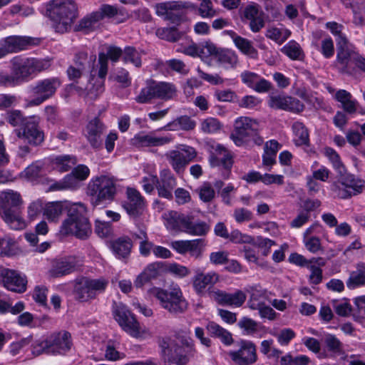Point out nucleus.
Wrapping results in <instances>:
<instances>
[{
  "mask_svg": "<svg viewBox=\"0 0 365 365\" xmlns=\"http://www.w3.org/2000/svg\"><path fill=\"white\" fill-rule=\"evenodd\" d=\"M86 207L81 202L68 207L67 217L63 221L60 233L63 236L73 235L80 240L88 239L92 233L91 225L86 216Z\"/></svg>",
  "mask_w": 365,
  "mask_h": 365,
  "instance_id": "1",
  "label": "nucleus"
},
{
  "mask_svg": "<svg viewBox=\"0 0 365 365\" xmlns=\"http://www.w3.org/2000/svg\"><path fill=\"white\" fill-rule=\"evenodd\" d=\"M76 13L73 0H52L46 6L47 16L53 21L56 31L61 34L71 29Z\"/></svg>",
  "mask_w": 365,
  "mask_h": 365,
  "instance_id": "2",
  "label": "nucleus"
},
{
  "mask_svg": "<svg viewBox=\"0 0 365 365\" xmlns=\"http://www.w3.org/2000/svg\"><path fill=\"white\" fill-rule=\"evenodd\" d=\"M116 183L117 180L108 175L93 178L86 189L92 205L98 206L113 200L117 192Z\"/></svg>",
  "mask_w": 365,
  "mask_h": 365,
  "instance_id": "3",
  "label": "nucleus"
},
{
  "mask_svg": "<svg viewBox=\"0 0 365 365\" xmlns=\"http://www.w3.org/2000/svg\"><path fill=\"white\" fill-rule=\"evenodd\" d=\"M150 293L159 301L161 307L172 314H182L187 309L188 304L177 284L171 285L167 289L154 287Z\"/></svg>",
  "mask_w": 365,
  "mask_h": 365,
  "instance_id": "4",
  "label": "nucleus"
},
{
  "mask_svg": "<svg viewBox=\"0 0 365 365\" xmlns=\"http://www.w3.org/2000/svg\"><path fill=\"white\" fill-rule=\"evenodd\" d=\"M12 74L16 85L28 81L33 74H36L51 66L48 58L15 57L11 61Z\"/></svg>",
  "mask_w": 365,
  "mask_h": 365,
  "instance_id": "5",
  "label": "nucleus"
},
{
  "mask_svg": "<svg viewBox=\"0 0 365 365\" xmlns=\"http://www.w3.org/2000/svg\"><path fill=\"white\" fill-rule=\"evenodd\" d=\"M258 123L249 117H240L235 121V129L230 138L237 146L243 145L252 141L260 145L263 139L258 134Z\"/></svg>",
  "mask_w": 365,
  "mask_h": 365,
  "instance_id": "6",
  "label": "nucleus"
},
{
  "mask_svg": "<svg viewBox=\"0 0 365 365\" xmlns=\"http://www.w3.org/2000/svg\"><path fill=\"white\" fill-rule=\"evenodd\" d=\"M108 284L104 278L90 279L83 277L75 282L73 294L76 299L85 302L95 299L103 292Z\"/></svg>",
  "mask_w": 365,
  "mask_h": 365,
  "instance_id": "7",
  "label": "nucleus"
},
{
  "mask_svg": "<svg viewBox=\"0 0 365 365\" xmlns=\"http://www.w3.org/2000/svg\"><path fill=\"white\" fill-rule=\"evenodd\" d=\"M156 14L173 23L180 21L187 10H193L195 6L189 1H172L157 4Z\"/></svg>",
  "mask_w": 365,
  "mask_h": 365,
  "instance_id": "8",
  "label": "nucleus"
},
{
  "mask_svg": "<svg viewBox=\"0 0 365 365\" xmlns=\"http://www.w3.org/2000/svg\"><path fill=\"white\" fill-rule=\"evenodd\" d=\"M40 118L37 116L27 117L25 125L15 130L19 140L32 146H38L44 140V133L39 126Z\"/></svg>",
  "mask_w": 365,
  "mask_h": 365,
  "instance_id": "9",
  "label": "nucleus"
},
{
  "mask_svg": "<svg viewBox=\"0 0 365 365\" xmlns=\"http://www.w3.org/2000/svg\"><path fill=\"white\" fill-rule=\"evenodd\" d=\"M113 314L115 321L123 331L133 337L140 336V327L135 316L122 303H114Z\"/></svg>",
  "mask_w": 365,
  "mask_h": 365,
  "instance_id": "10",
  "label": "nucleus"
},
{
  "mask_svg": "<svg viewBox=\"0 0 365 365\" xmlns=\"http://www.w3.org/2000/svg\"><path fill=\"white\" fill-rule=\"evenodd\" d=\"M61 83L58 78H50L40 80L32 86L31 92L35 98L31 100L29 106H38L46 100L52 97Z\"/></svg>",
  "mask_w": 365,
  "mask_h": 365,
  "instance_id": "11",
  "label": "nucleus"
},
{
  "mask_svg": "<svg viewBox=\"0 0 365 365\" xmlns=\"http://www.w3.org/2000/svg\"><path fill=\"white\" fill-rule=\"evenodd\" d=\"M165 155L175 172L182 174L186 166L197 156V152L193 148L184 145L167 152Z\"/></svg>",
  "mask_w": 365,
  "mask_h": 365,
  "instance_id": "12",
  "label": "nucleus"
},
{
  "mask_svg": "<svg viewBox=\"0 0 365 365\" xmlns=\"http://www.w3.org/2000/svg\"><path fill=\"white\" fill-rule=\"evenodd\" d=\"M210 152L209 162L212 167H222L224 169L223 175L227 178L232 165V156L228 150L218 143L208 145Z\"/></svg>",
  "mask_w": 365,
  "mask_h": 365,
  "instance_id": "13",
  "label": "nucleus"
},
{
  "mask_svg": "<svg viewBox=\"0 0 365 365\" xmlns=\"http://www.w3.org/2000/svg\"><path fill=\"white\" fill-rule=\"evenodd\" d=\"M220 274L215 271L205 272L202 269H197L191 279L192 288L197 294H205L207 289L213 287L220 282Z\"/></svg>",
  "mask_w": 365,
  "mask_h": 365,
  "instance_id": "14",
  "label": "nucleus"
},
{
  "mask_svg": "<svg viewBox=\"0 0 365 365\" xmlns=\"http://www.w3.org/2000/svg\"><path fill=\"white\" fill-rule=\"evenodd\" d=\"M337 45V54L336 62L340 65V71L341 73H348L349 63L354 62L358 56L356 52L348 42L345 36H340L339 39H336Z\"/></svg>",
  "mask_w": 365,
  "mask_h": 365,
  "instance_id": "15",
  "label": "nucleus"
},
{
  "mask_svg": "<svg viewBox=\"0 0 365 365\" xmlns=\"http://www.w3.org/2000/svg\"><path fill=\"white\" fill-rule=\"evenodd\" d=\"M364 188V182L352 175H348L342 178L339 185L334 184L332 190L337 192L341 198H346L351 195L361 193Z\"/></svg>",
  "mask_w": 365,
  "mask_h": 365,
  "instance_id": "16",
  "label": "nucleus"
},
{
  "mask_svg": "<svg viewBox=\"0 0 365 365\" xmlns=\"http://www.w3.org/2000/svg\"><path fill=\"white\" fill-rule=\"evenodd\" d=\"M51 355H65L73 346L71 334L67 331L54 332L48 336Z\"/></svg>",
  "mask_w": 365,
  "mask_h": 365,
  "instance_id": "17",
  "label": "nucleus"
},
{
  "mask_svg": "<svg viewBox=\"0 0 365 365\" xmlns=\"http://www.w3.org/2000/svg\"><path fill=\"white\" fill-rule=\"evenodd\" d=\"M228 354L237 365H249L257 361L256 346L250 341H242L240 349L230 351Z\"/></svg>",
  "mask_w": 365,
  "mask_h": 365,
  "instance_id": "18",
  "label": "nucleus"
},
{
  "mask_svg": "<svg viewBox=\"0 0 365 365\" xmlns=\"http://www.w3.org/2000/svg\"><path fill=\"white\" fill-rule=\"evenodd\" d=\"M210 294L212 299L221 306L240 307L247 299L246 294L242 290H236L230 293L216 289L212 291Z\"/></svg>",
  "mask_w": 365,
  "mask_h": 365,
  "instance_id": "19",
  "label": "nucleus"
},
{
  "mask_svg": "<svg viewBox=\"0 0 365 365\" xmlns=\"http://www.w3.org/2000/svg\"><path fill=\"white\" fill-rule=\"evenodd\" d=\"M3 285L8 290L23 293L26 289L27 280L24 275L9 269H4L1 272Z\"/></svg>",
  "mask_w": 365,
  "mask_h": 365,
  "instance_id": "20",
  "label": "nucleus"
},
{
  "mask_svg": "<svg viewBox=\"0 0 365 365\" xmlns=\"http://www.w3.org/2000/svg\"><path fill=\"white\" fill-rule=\"evenodd\" d=\"M268 104L272 108L294 113H300L304 108V104L299 99L281 94L271 96Z\"/></svg>",
  "mask_w": 365,
  "mask_h": 365,
  "instance_id": "21",
  "label": "nucleus"
},
{
  "mask_svg": "<svg viewBox=\"0 0 365 365\" xmlns=\"http://www.w3.org/2000/svg\"><path fill=\"white\" fill-rule=\"evenodd\" d=\"M127 200L123 204V208L133 218H136L143 212L145 207V200L139 191L128 187L126 191Z\"/></svg>",
  "mask_w": 365,
  "mask_h": 365,
  "instance_id": "22",
  "label": "nucleus"
},
{
  "mask_svg": "<svg viewBox=\"0 0 365 365\" xmlns=\"http://www.w3.org/2000/svg\"><path fill=\"white\" fill-rule=\"evenodd\" d=\"M177 185L176 179L172 172L168 169H163L160 172L158 178L157 190L159 197L168 200L173 197V190Z\"/></svg>",
  "mask_w": 365,
  "mask_h": 365,
  "instance_id": "23",
  "label": "nucleus"
},
{
  "mask_svg": "<svg viewBox=\"0 0 365 365\" xmlns=\"http://www.w3.org/2000/svg\"><path fill=\"white\" fill-rule=\"evenodd\" d=\"M166 228L174 233L185 232L189 216L187 214L180 213L177 211L170 210L163 213Z\"/></svg>",
  "mask_w": 365,
  "mask_h": 365,
  "instance_id": "24",
  "label": "nucleus"
},
{
  "mask_svg": "<svg viewBox=\"0 0 365 365\" xmlns=\"http://www.w3.org/2000/svg\"><path fill=\"white\" fill-rule=\"evenodd\" d=\"M40 43L38 38L28 36H12L4 40V45L2 47L6 51V55L9 53H15L21 50L27 49L30 46L38 45Z\"/></svg>",
  "mask_w": 365,
  "mask_h": 365,
  "instance_id": "25",
  "label": "nucleus"
},
{
  "mask_svg": "<svg viewBox=\"0 0 365 365\" xmlns=\"http://www.w3.org/2000/svg\"><path fill=\"white\" fill-rule=\"evenodd\" d=\"M132 144L136 147H157L168 144L173 140L171 136H156L154 133H140L132 138Z\"/></svg>",
  "mask_w": 365,
  "mask_h": 365,
  "instance_id": "26",
  "label": "nucleus"
},
{
  "mask_svg": "<svg viewBox=\"0 0 365 365\" xmlns=\"http://www.w3.org/2000/svg\"><path fill=\"white\" fill-rule=\"evenodd\" d=\"M105 126L98 118H94L89 121L86 126V137L91 146L93 148H100L102 145V135Z\"/></svg>",
  "mask_w": 365,
  "mask_h": 365,
  "instance_id": "27",
  "label": "nucleus"
},
{
  "mask_svg": "<svg viewBox=\"0 0 365 365\" xmlns=\"http://www.w3.org/2000/svg\"><path fill=\"white\" fill-rule=\"evenodd\" d=\"M1 218L12 230H21L26 227L27 224L22 216L21 207L6 209L1 213Z\"/></svg>",
  "mask_w": 365,
  "mask_h": 365,
  "instance_id": "28",
  "label": "nucleus"
},
{
  "mask_svg": "<svg viewBox=\"0 0 365 365\" xmlns=\"http://www.w3.org/2000/svg\"><path fill=\"white\" fill-rule=\"evenodd\" d=\"M76 266V258L73 256L64 257L53 262L49 274L53 277H59L73 272Z\"/></svg>",
  "mask_w": 365,
  "mask_h": 365,
  "instance_id": "29",
  "label": "nucleus"
},
{
  "mask_svg": "<svg viewBox=\"0 0 365 365\" xmlns=\"http://www.w3.org/2000/svg\"><path fill=\"white\" fill-rule=\"evenodd\" d=\"M22 204V198L18 192L13 190L0 192V208L3 211L20 207Z\"/></svg>",
  "mask_w": 365,
  "mask_h": 365,
  "instance_id": "30",
  "label": "nucleus"
},
{
  "mask_svg": "<svg viewBox=\"0 0 365 365\" xmlns=\"http://www.w3.org/2000/svg\"><path fill=\"white\" fill-rule=\"evenodd\" d=\"M355 268L350 272L346 282L347 288L351 290L365 287V263L359 262L356 264Z\"/></svg>",
  "mask_w": 365,
  "mask_h": 365,
  "instance_id": "31",
  "label": "nucleus"
},
{
  "mask_svg": "<svg viewBox=\"0 0 365 365\" xmlns=\"http://www.w3.org/2000/svg\"><path fill=\"white\" fill-rule=\"evenodd\" d=\"M196 127V122L189 115H180L165 125L163 129L170 131H191Z\"/></svg>",
  "mask_w": 365,
  "mask_h": 365,
  "instance_id": "32",
  "label": "nucleus"
},
{
  "mask_svg": "<svg viewBox=\"0 0 365 365\" xmlns=\"http://www.w3.org/2000/svg\"><path fill=\"white\" fill-rule=\"evenodd\" d=\"M132 247V241L128 237H120L110 244L113 252L118 259L126 258L130 255Z\"/></svg>",
  "mask_w": 365,
  "mask_h": 365,
  "instance_id": "33",
  "label": "nucleus"
},
{
  "mask_svg": "<svg viewBox=\"0 0 365 365\" xmlns=\"http://www.w3.org/2000/svg\"><path fill=\"white\" fill-rule=\"evenodd\" d=\"M189 220H187L185 232L190 235L193 236H205L210 230L209 225L201 220H196L194 215H188Z\"/></svg>",
  "mask_w": 365,
  "mask_h": 365,
  "instance_id": "34",
  "label": "nucleus"
},
{
  "mask_svg": "<svg viewBox=\"0 0 365 365\" xmlns=\"http://www.w3.org/2000/svg\"><path fill=\"white\" fill-rule=\"evenodd\" d=\"M334 98L341 103L342 108L348 113H354L357 108V101L352 100L351 94L346 90L340 89L337 91Z\"/></svg>",
  "mask_w": 365,
  "mask_h": 365,
  "instance_id": "35",
  "label": "nucleus"
},
{
  "mask_svg": "<svg viewBox=\"0 0 365 365\" xmlns=\"http://www.w3.org/2000/svg\"><path fill=\"white\" fill-rule=\"evenodd\" d=\"M279 148L280 145L276 140H269L265 143L262 155V164L268 167V170H270V168L276 163V155Z\"/></svg>",
  "mask_w": 365,
  "mask_h": 365,
  "instance_id": "36",
  "label": "nucleus"
},
{
  "mask_svg": "<svg viewBox=\"0 0 365 365\" xmlns=\"http://www.w3.org/2000/svg\"><path fill=\"white\" fill-rule=\"evenodd\" d=\"M96 57L95 55L88 56L86 52L77 53L73 58V64L86 72H91L94 68Z\"/></svg>",
  "mask_w": 365,
  "mask_h": 365,
  "instance_id": "37",
  "label": "nucleus"
},
{
  "mask_svg": "<svg viewBox=\"0 0 365 365\" xmlns=\"http://www.w3.org/2000/svg\"><path fill=\"white\" fill-rule=\"evenodd\" d=\"M77 159L73 155H58L52 160V165L54 170L64 173L70 170L76 164Z\"/></svg>",
  "mask_w": 365,
  "mask_h": 365,
  "instance_id": "38",
  "label": "nucleus"
},
{
  "mask_svg": "<svg viewBox=\"0 0 365 365\" xmlns=\"http://www.w3.org/2000/svg\"><path fill=\"white\" fill-rule=\"evenodd\" d=\"M206 328L212 336L220 339L225 344L230 345L233 342L231 333L215 322H209Z\"/></svg>",
  "mask_w": 365,
  "mask_h": 365,
  "instance_id": "39",
  "label": "nucleus"
},
{
  "mask_svg": "<svg viewBox=\"0 0 365 365\" xmlns=\"http://www.w3.org/2000/svg\"><path fill=\"white\" fill-rule=\"evenodd\" d=\"M282 52L294 61H303L304 53L300 45L295 41H290L281 49Z\"/></svg>",
  "mask_w": 365,
  "mask_h": 365,
  "instance_id": "40",
  "label": "nucleus"
},
{
  "mask_svg": "<svg viewBox=\"0 0 365 365\" xmlns=\"http://www.w3.org/2000/svg\"><path fill=\"white\" fill-rule=\"evenodd\" d=\"M144 54L143 51H138L133 46H126L123 50V61L125 63H131L136 68L142 66L141 57Z\"/></svg>",
  "mask_w": 365,
  "mask_h": 365,
  "instance_id": "41",
  "label": "nucleus"
},
{
  "mask_svg": "<svg viewBox=\"0 0 365 365\" xmlns=\"http://www.w3.org/2000/svg\"><path fill=\"white\" fill-rule=\"evenodd\" d=\"M20 250L16 240L10 237H4L0 240V255L12 257L19 253Z\"/></svg>",
  "mask_w": 365,
  "mask_h": 365,
  "instance_id": "42",
  "label": "nucleus"
},
{
  "mask_svg": "<svg viewBox=\"0 0 365 365\" xmlns=\"http://www.w3.org/2000/svg\"><path fill=\"white\" fill-rule=\"evenodd\" d=\"M249 292L250 293V299L248 301L249 307L255 310L259 308L260 305L264 304V300L266 298L265 292L257 286L252 287Z\"/></svg>",
  "mask_w": 365,
  "mask_h": 365,
  "instance_id": "43",
  "label": "nucleus"
},
{
  "mask_svg": "<svg viewBox=\"0 0 365 365\" xmlns=\"http://www.w3.org/2000/svg\"><path fill=\"white\" fill-rule=\"evenodd\" d=\"M292 130L294 134V142L296 145H303L309 144V133L307 128L302 122H294L292 125Z\"/></svg>",
  "mask_w": 365,
  "mask_h": 365,
  "instance_id": "44",
  "label": "nucleus"
},
{
  "mask_svg": "<svg viewBox=\"0 0 365 365\" xmlns=\"http://www.w3.org/2000/svg\"><path fill=\"white\" fill-rule=\"evenodd\" d=\"M156 98L168 100L172 98L176 92L175 87L169 83L161 82L153 83Z\"/></svg>",
  "mask_w": 365,
  "mask_h": 365,
  "instance_id": "45",
  "label": "nucleus"
},
{
  "mask_svg": "<svg viewBox=\"0 0 365 365\" xmlns=\"http://www.w3.org/2000/svg\"><path fill=\"white\" fill-rule=\"evenodd\" d=\"M100 16V14H96V11L93 12L80 21L78 29L86 33L95 30L98 28V23L101 21Z\"/></svg>",
  "mask_w": 365,
  "mask_h": 365,
  "instance_id": "46",
  "label": "nucleus"
},
{
  "mask_svg": "<svg viewBox=\"0 0 365 365\" xmlns=\"http://www.w3.org/2000/svg\"><path fill=\"white\" fill-rule=\"evenodd\" d=\"M63 205L59 202H52L46 204L43 208V215L49 221H56L62 215Z\"/></svg>",
  "mask_w": 365,
  "mask_h": 365,
  "instance_id": "47",
  "label": "nucleus"
},
{
  "mask_svg": "<svg viewBox=\"0 0 365 365\" xmlns=\"http://www.w3.org/2000/svg\"><path fill=\"white\" fill-rule=\"evenodd\" d=\"M222 128L220 120L215 118L207 117L200 120V129L205 134L216 133Z\"/></svg>",
  "mask_w": 365,
  "mask_h": 365,
  "instance_id": "48",
  "label": "nucleus"
},
{
  "mask_svg": "<svg viewBox=\"0 0 365 365\" xmlns=\"http://www.w3.org/2000/svg\"><path fill=\"white\" fill-rule=\"evenodd\" d=\"M266 36L279 44L284 43L291 35V31L284 28L272 27L267 30Z\"/></svg>",
  "mask_w": 365,
  "mask_h": 365,
  "instance_id": "49",
  "label": "nucleus"
},
{
  "mask_svg": "<svg viewBox=\"0 0 365 365\" xmlns=\"http://www.w3.org/2000/svg\"><path fill=\"white\" fill-rule=\"evenodd\" d=\"M78 182L72 175H66L61 180L57 181L51 184L49 190L51 191L73 190L78 187Z\"/></svg>",
  "mask_w": 365,
  "mask_h": 365,
  "instance_id": "50",
  "label": "nucleus"
},
{
  "mask_svg": "<svg viewBox=\"0 0 365 365\" xmlns=\"http://www.w3.org/2000/svg\"><path fill=\"white\" fill-rule=\"evenodd\" d=\"M238 327L242 330L245 335H254L259 331V325L255 320L244 317L238 322Z\"/></svg>",
  "mask_w": 365,
  "mask_h": 365,
  "instance_id": "51",
  "label": "nucleus"
},
{
  "mask_svg": "<svg viewBox=\"0 0 365 365\" xmlns=\"http://www.w3.org/2000/svg\"><path fill=\"white\" fill-rule=\"evenodd\" d=\"M216 59L225 67H234L237 63V56L230 50L221 48Z\"/></svg>",
  "mask_w": 365,
  "mask_h": 365,
  "instance_id": "52",
  "label": "nucleus"
},
{
  "mask_svg": "<svg viewBox=\"0 0 365 365\" xmlns=\"http://www.w3.org/2000/svg\"><path fill=\"white\" fill-rule=\"evenodd\" d=\"M43 165L36 161L28 166L24 171L23 175L29 180H34L42 175Z\"/></svg>",
  "mask_w": 365,
  "mask_h": 365,
  "instance_id": "53",
  "label": "nucleus"
},
{
  "mask_svg": "<svg viewBox=\"0 0 365 365\" xmlns=\"http://www.w3.org/2000/svg\"><path fill=\"white\" fill-rule=\"evenodd\" d=\"M31 353L35 356L43 354H51L48 336L36 340L31 344Z\"/></svg>",
  "mask_w": 365,
  "mask_h": 365,
  "instance_id": "54",
  "label": "nucleus"
},
{
  "mask_svg": "<svg viewBox=\"0 0 365 365\" xmlns=\"http://www.w3.org/2000/svg\"><path fill=\"white\" fill-rule=\"evenodd\" d=\"M88 94L91 98H96L104 91V80L102 78H92L88 87Z\"/></svg>",
  "mask_w": 365,
  "mask_h": 365,
  "instance_id": "55",
  "label": "nucleus"
},
{
  "mask_svg": "<svg viewBox=\"0 0 365 365\" xmlns=\"http://www.w3.org/2000/svg\"><path fill=\"white\" fill-rule=\"evenodd\" d=\"M235 46L245 54L251 57H255L257 54V50L252 46L251 41L241 36L235 39Z\"/></svg>",
  "mask_w": 365,
  "mask_h": 365,
  "instance_id": "56",
  "label": "nucleus"
},
{
  "mask_svg": "<svg viewBox=\"0 0 365 365\" xmlns=\"http://www.w3.org/2000/svg\"><path fill=\"white\" fill-rule=\"evenodd\" d=\"M206 244L203 239H195L188 240L187 252H189L192 257L200 258Z\"/></svg>",
  "mask_w": 365,
  "mask_h": 365,
  "instance_id": "57",
  "label": "nucleus"
},
{
  "mask_svg": "<svg viewBox=\"0 0 365 365\" xmlns=\"http://www.w3.org/2000/svg\"><path fill=\"white\" fill-rule=\"evenodd\" d=\"M157 36L168 41H176L180 38V34L175 27L158 29Z\"/></svg>",
  "mask_w": 365,
  "mask_h": 365,
  "instance_id": "58",
  "label": "nucleus"
},
{
  "mask_svg": "<svg viewBox=\"0 0 365 365\" xmlns=\"http://www.w3.org/2000/svg\"><path fill=\"white\" fill-rule=\"evenodd\" d=\"M200 199L204 202H211L215 197V192L209 182H204L197 190Z\"/></svg>",
  "mask_w": 365,
  "mask_h": 365,
  "instance_id": "59",
  "label": "nucleus"
},
{
  "mask_svg": "<svg viewBox=\"0 0 365 365\" xmlns=\"http://www.w3.org/2000/svg\"><path fill=\"white\" fill-rule=\"evenodd\" d=\"M153 98H156L154 85H148L143 88L139 95L135 98V101L139 103H148Z\"/></svg>",
  "mask_w": 365,
  "mask_h": 365,
  "instance_id": "60",
  "label": "nucleus"
},
{
  "mask_svg": "<svg viewBox=\"0 0 365 365\" xmlns=\"http://www.w3.org/2000/svg\"><path fill=\"white\" fill-rule=\"evenodd\" d=\"M27 117H24L21 111L14 110L9 112L6 116V120L14 127L20 128L25 125Z\"/></svg>",
  "mask_w": 365,
  "mask_h": 365,
  "instance_id": "61",
  "label": "nucleus"
},
{
  "mask_svg": "<svg viewBox=\"0 0 365 365\" xmlns=\"http://www.w3.org/2000/svg\"><path fill=\"white\" fill-rule=\"evenodd\" d=\"M220 49L221 48H217L213 43L205 41L200 45L199 56L203 58L212 56H215L216 58Z\"/></svg>",
  "mask_w": 365,
  "mask_h": 365,
  "instance_id": "62",
  "label": "nucleus"
},
{
  "mask_svg": "<svg viewBox=\"0 0 365 365\" xmlns=\"http://www.w3.org/2000/svg\"><path fill=\"white\" fill-rule=\"evenodd\" d=\"M96 12L100 14V20L104 18H113L120 14L117 6L109 4H103Z\"/></svg>",
  "mask_w": 365,
  "mask_h": 365,
  "instance_id": "63",
  "label": "nucleus"
},
{
  "mask_svg": "<svg viewBox=\"0 0 365 365\" xmlns=\"http://www.w3.org/2000/svg\"><path fill=\"white\" fill-rule=\"evenodd\" d=\"M90 175V169L85 165L80 164L73 168L71 173L67 175H72L73 178L77 180H85Z\"/></svg>",
  "mask_w": 365,
  "mask_h": 365,
  "instance_id": "64",
  "label": "nucleus"
}]
</instances>
